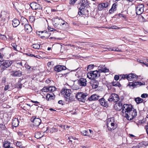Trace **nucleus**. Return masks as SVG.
Here are the masks:
<instances>
[{
  "label": "nucleus",
  "mask_w": 148,
  "mask_h": 148,
  "mask_svg": "<svg viewBox=\"0 0 148 148\" xmlns=\"http://www.w3.org/2000/svg\"><path fill=\"white\" fill-rule=\"evenodd\" d=\"M138 76L135 74L131 73L126 76V79L128 80H136L138 79Z\"/></svg>",
  "instance_id": "nucleus-13"
},
{
  "label": "nucleus",
  "mask_w": 148,
  "mask_h": 148,
  "mask_svg": "<svg viewBox=\"0 0 148 148\" xmlns=\"http://www.w3.org/2000/svg\"><path fill=\"white\" fill-rule=\"evenodd\" d=\"M80 9V7L79 8V11L78 12V14L79 15H81L83 14V11L84 10V9Z\"/></svg>",
  "instance_id": "nucleus-41"
},
{
  "label": "nucleus",
  "mask_w": 148,
  "mask_h": 148,
  "mask_svg": "<svg viewBox=\"0 0 148 148\" xmlns=\"http://www.w3.org/2000/svg\"><path fill=\"white\" fill-rule=\"evenodd\" d=\"M148 94L146 93H144L141 95V97L143 98H145L147 97Z\"/></svg>",
  "instance_id": "nucleus-52"
},
{
  "label": "nucleus",
  "mask_w": 148,
  "mask_h": 148,
  "mask_svg": "<svg viewBox=\"0 0 148 148\" xmlns=\"http://www.w3.org/2000/svg\"><path fill=\"white\" fill-rule=\"evenodd\" d=\"M119 16L120 17H123V18H125L126 17L125 15L122 14H119Z\"/></svg>",
  "instance_id": "nucleus-62"
},
{
  "label": "nucleus",
  "mask_w": 148,
  "mask_h": 148,
  "mask_svg": "<svg viewBox=\"0 0 148 148\" xmlns=\"http://www.w3.org/2000/svg\"><path fill=\"white\" fill-rule=\"evenodd\" d=\"M100 72L97 71H91L87 73V77L89 79H94L100 76Z\"/></svg>",
  "instance_id": "nucleus-5"
},
{
  "label": "nucleus",
  "mask_w": 148,
  "mask_h": 148,
  "mask_svg": "<svg viewBox=\"0 0 148 148\" xmlns=\"http://www.w3.org/2000/svg\"><path fill=\"white\" fill-rule=\"evenodd\" d=\"M87 95L88 94L86 93H84L82 92H79L77 93L75 95V97L79 101L85 102L86 98Z\"/></svg>",
  "instance_id": "nucleus-6"
},
{
  "label": "nucleus",
  "mask_w": 148,
  "mask_h": 148,
  "mask_svg": "<svg viewBox=\"0 0 148 148\" xmlns=\"http://www.w3.org/2000/svg\"><path fill=\"white\" fill-rule=\"evenodd\" d=\"M141 144L142 145H143L145 146H146L148 145V144L146 142H143L141 143Z\"/></svg>",
  "instance_id": "nucleus-60"
},
{
  "label": "nucleus",
  "mask_w": 148,
  "mask_h": 148,
  "mask_svg": "<svg viewBox=\"0 0 148 148\" xmlns=\"http://www.w3.org/2000/svg\"><path fill=\"white\" fill-rule=\"evenodd\" d=\"M115 51H117V52H121V49H119L118 48H115Z\"/></svg>",
  "instance_id": "nucleus-61"
},
{
  "label": "nucleus",
  "mask_w": 148,
  "mask_h": 148,
  "mask_svg": "<svg viewBox=\"0 0 148 148\" xmlns=\"http://www.w3.org/2000/svg\"><path fill=\"white\" fill-rule=\"evenodd\" d=\"M54 98V96L52 95H51L50 94H47L46 97V99L48 101L53 99Z\"/></svg>",
  "instance_id": "nucleus-29"
},
{
  "label": "nucleus",
  "mask_w": 148,
  "mask_h": 148,
  "mask_svg": "<svg viewBox=\"0 0 148 148\" xmlns=\"http://www.w3.org/2000/svg\"><path fill=\"white\" fill-rule=\"evenodd\" d=\"M23 79L21 78H19L18 79V86H19V88H22V84L21 83V82L22 81Z\"/></svg>",
  "instance_id": "nucleus-35"
},
{
  "label": "nucleus",
  "mask_w": 148,
  "mask_h": 148,
  "mask_svg": "<svg viewBox=\"0 0 148 148\" xmlns=\"http://www.w3.org/2000/svg\"><path fill=\"white\" fill-rule=\"evenodd\" d=\"M32 47L35 49H39L40 47V46L38 43L34 44L32 45Z\"/></svg>",
  "instance_id": "nucleus-33"
},
{
  "label": "nucleus",
  "mask_w": 148,
  "mask_h": 148,
  "mask_svg": "<svg viewBox=\"0 0 148 148\" xmlns=\"http://www.w3.org/2000/svg\"><path fill=\"white\" fill-rule=\"evenodd\" d=\"M31 121L33 123L34 126L38 127L41 123V120L39 118H34L33 117L30 119Z\"/></svg>",
  "instance_id": "nucleus-10"
},
{
  "label": "nucleus",
  "mask_w": 148,
  "mask_h": 148,
  "mask_svg": "<svg viewBox=\"0 0 148 148\" xmlns=\"http://www.w3.org/2000/svg\"><path fill=\"white\" fill-rule=\"evenodd\" d=\"M2 62V63L1 64L0 67L3 70L10 67L12 64V61L8 60H3Z\"/></svg>",
  "instance_id": "nucleus-7"
},
{
  "label": "nucleus",
  "mask_w": 148,
  "mask_h": 148,
  "mask_svg": "<svg viewBox=\"0 0 148 148\" xmlns=\"http://www.w3.org/2000/svg\"><path fill=\"white\" fill-rule=\"evenodd\" d=\"M123 99V97H121V101L118 103L115 104L114 108L118 111H120L122 109L123 116L128 120L131 121L136 117L137 115V111L131 104H124L123 106L121 102Z\"/></svg>",
  "instance_id": "nucleus-1"
},
{
  "label": "nucleus",
  "mask_w": 148,
  "mask_h": 148,
  "mask_svg": "<svg viewBox=\"0 0 148 148\" xmlns=\"http://www.w3.org/2000/svg\"><path fill=\"white\" fill-rule=\"evenodd\" d=\"M114 118H112L108 120L107 126L109 130L112 131L117 127V124L114 123Z\"/></svg>",
  "instance_id": "nucleus-4"
},
{
  "label": "nucleus",
  "mask_w": 148,
  "mask_h": 148,
  "mask_svg": "<svg viewBox=\"0 0 148 148\" xmlns=\"http://www.w3.org/2000/svg\"><path fill=\"white\" fill-rule=\"evenodd\" d=\"M43 136L42 135H41V133L39 132H37L35 133V137L37 139L40 138Z\"/></svg>",
  "instance_id": "nucleus-30"
},
{
  "label": "nucleus",
  "mask_w": 148,
  "mask_h": 148,
  "mask_svg": "<svg viewBox=\"0 0 148 148\" xmlns=\"http://www.w3.org/2000/svg\"><path fill=\"white\" fill-rule=\"evenodd\" d=\"M112 85L113 86H119V87L121 86V84L119 83L118 82H114L112 83Z\"/></svg>",
  "instance_id": "nucleus-39"
},
{
  "label": "nucleus",
  "mask_w": 148,
  "mask_h": 148,
  "mask_svg": "<svg viewBox=\"0 0 148 148\" xmlns=\"http://www.w3.org/2000/svg\"><path fill=\"white\" fill-rule=\"evenodd\" d=\"M66 69V67L65 66L63 65H58L55 66L54 70L56 71L59 72Z\"/></svg>",
  "instance_id": "nucleus-17"
},
{
  "label": "nucleus",
  "mask_w": 148,
  "mask_h": 148,
  "mask_svg": "<svg viewBox=\"0 0 148 148\" xmlns=\"http://www.w3.org/2000/svg\"><path fill=\"white\" fill-rule=\"evenodd\" d=\"M16 145L17 146L20 147H22V144L21 142H18L16 143Z\"/></svg>",
  "instance_id": "nucleus-45"
},
{
  "label": "nucleus",
  "mask_w": 148,
  "mask_h": 148,
  "mask_svg": "<svg viewBox=\"0 0 148 148\" xmlns=\"http://www.w3.org/2000/svg\"><path fill=\"white\" fill-rule=\"evenodd\" d=\"M98 83H96V84H93V86H95L94 87H95V88H96L98 86Z\"/></svg>",
  "instance_id": "nucleus-63"
},
{
  "label": "nucleus",
  "mask_w": 148,
  "mask_h": 148,
  "mask_svg": "<svg viewBox=\"0 0 148 148\" xmlns=\"http://www.w3.org/2000/svg\"><path fill=\"white\" fill-rule=\"evenodd\" d=\"M101 66H99L98 67V70L99 71V72H104V73H106L108 72L109 70L108 69L104 68V69H101Z\"/></svg>",
  "instance_id": "nucleus-27"
},
{
  "label": "nucleus",
  "mask_w": 148,
  "mask_h": 148,
  "mask_svg": "<svg viewBox=\"0 0 148 148\" xmlns=\"http://www.w3.org/2000/svg\"><path fill=\"white\" fill-rule=\"evenodd\" d=\"M3 61V57L1 55V53H0V62H2Z\"/></svg>",
  "instance_id": "nucleus-58"
},
{
  "label": "nucleus",
  "mask_w": 148,
  "mask_h": 148,
  "mask_svg": "<svg viewBox=\"0 0 148 148\" xmlns=\"http://www.w3.org/2000/svg\"><path fill=\"white\" fill-rule=\"evenodd\" d=\"M141 82H132L129 83V86L133 87L134 88L136 87L138 85H142Z\"/></svg>",
  "instance_id": "nucleus-23"
},
{
  "label": "nucleus",
  "mask_w": 148,
  "mask_h": 148,
  "mask_svg": "<svg viewBox=\"0 0 148 148\" xmlns=\"http://www.w3.org/2000/svg\"><path fill=\"white\" fill-rule=\"evenodd\" d=\"M11 46L13 47L15 51H17L16 47L17 45L15 43H12L11 44Z\"/></svg>",
  "instance_id": "nucleus-40"
},
{
  "label": "nucleus",
  "mask_w": 148,
  "mask_h": 148,
  "mask_svg": "<svg viewBox=\"0 0 148 148\" xmlns=\"http://www.w3.org/2000/svg\"><path fill=\"white\" fill-rule=\"evenodd\" d=\"M99 101L101 106L106 107L108 106V103L104 98H102L100 99Z\"/></svg>",
  "instance_id": "nucleus-19"
},
{
  "label": "nucleus",
  "mask_w": 148,
  "mask_h": 148,
  "mask_svg": "<svg viewBox=\"0 0 148 148\" xmlns=\"http://www.w3.org/2000/svg\"><path fill=\"white\" fill-rule=\"evenodd\" d=\"M73 139L75 140H78V138H76L75 137H73V136H71L70 137H69L68 138V139Z\"/></svg>",
  "instance_id": "nucleus-53"
},
{
  "label": "nucleus",
  "mask_w": 148,
  "mask_h": 148,
  "mask_svg": "<svg viewBox=\"0 0 148 148\" xmlns=\"http://www.w3.org/2000/svg\"><path fill=\"white\" fill-rule=\"evenodd\" d=\"M19 121L18 119L14 118L12 119V127H17L19 124Z\"/></svg>",
  "instance_id": "nucleus-22"
},
{
  "label": "nucleus",
  "mask_w": 148,
  "mask_h": 148,
  "mask_svg": "<svg viewBox=\"0 0 148 148\" xmlns=\"http://www.w3.org/2000/svg\"><path fill=\"white\" fill-rule=\"evenodd\" d=\"M104 8H106L108 6V2L102 3Z\"/></svg>",
  "instance_id": "nucleus-50"
},
{
  "label": "nucleus",
  "mask_w": 148,
  "mask_h": 148,
  "mask_svg": "<svg viewBox=\"0 0 148 148\" xmlns=\"http://www.w3.org/2000/svg\"><path fill=\"white\" fill-rule=\"evenodd\" d=\"M48 89L49 92H53L56 90V88L54 86H49Z\"/></svg>",
  "instance_id": "nucleus-32"
},
{
  "label": "nucleus",
  "mask_w": 148,
  "mask_h": 148,
  "mask_svg": "<svg viewBox=\"0 0 148 148\" xmlns=\"http://www.w3.org/2000/svg\"><path fill=\"white\" fill-rule=\"evenodd\" d=\"M41 91L42 92H49L48 87L45 86L42 89Z\"/></svg>",
  "instance_id": "nucleus-36"
},
{
  "label": "nucleus",
  "mask_w": 148,
  "mask_h": 148,
  "mask_svg": "<svg viewBox=\"0 0 148 148\" xmlns=\"http://www.w3.org/2000/svg\"><path fill=\"white\" fill-rule=\"evenodd\" d=\"M78 80V84L81 87L86 86L87 85V81L86 79L81 78L79 79Z\"/></svg>",
  "instance_id": "nucleus-11"
},
{
  "label": "nucleus",
  "mask_w": 148,
  "mask_h": 148,
  "mask_svg": "<svg viewBox=\"0 0 148 148\" xmlns=\"http://www.w3.org/2000/svg\"><path fill=\"white\" fill-rule=\"evenodd\" d=\"M77 0H69V3L70 4L74 5Z\"/></svg>",
  "instance_id": "nucleus-44"
},
{
  "label": "nucleus",
  "mask_w": 148,
  "mask_h": 148,
  "mask_svg": "<svg viewBox=\"0 0 148 148\" xmlns=\"http://www.w3.org/2000/svg\"><path fill=\"white\" fill-rule=\"evenodd\" d=\"M20 24L19 20L17 18H14L12 21V25L14 27H16Z\"/></svg>",
  "instance_id": "nucleus-24"
},
{
  "label": "nucleus",
  "mask_w": 148,
  "mask_h": 148,
  "mask_svg": "<svg viewBox=\"0 0 148 148\" xmlns=\"http://www.w3.org/2000/svg\"><path fill=\"white\" fill-rule=\"evenodd\" d=\"M104 8L102 3L99 4L98 7V10L99 11H101Z\"/></svg>",
  "instance_id": "nucleus-38"
},
{
  "label": "nucleus",
  "mask_w": 148,
  "mask_h": 148,
  "mask_svg": "<svg viewBox=\"0 0 148 148\" xmlns=\"http://www.w3.org/2000/svg\"><path fill=\"white\" fill-rule=\"evenodd\" d=\"M9 88V86L8 85H6L5 87L4 90H8Z\"/></svg>",
  "instance_id": "nucleus-59"
},
{
  "label": "nucleus",
  "mask_w": 148,
  "mask_h": 148,
  "mask_svg": "<svg viewBox=\"0 0 148 148\" xmlns=\"http://www.w3.org/2000/svg\"><path fill=\"white\" fill-rule=\"evenodd\" d=\"M52 81L53 82V81L50 80L49 79H48L46 80L45 82L47 84H50V82Z\"/></svg>",
  "instance_id": "nucleus-55"
},
{
  "label": "nucleus",
  "mask_w": 148,
  "mask_h": 148,
  "mask_svg": "<svg viewBox=\"0 0 148 148\" xmlns=\"http://www.w3.org/2000/svg\"><path fill=\"white\" fill-rule=\"evenodd\" d=\"M71 90L63 88L61 90V93L64 96V97L66 98L70 96L71 94Z\"/></svg>",
  "instance_id": "nucleus-9"
},
{
  "label": "nucleus",
  "mask_w": 148,
  "mask_h": 148,
  "mask_svg": "<svg viewBox=\"0 0 148 148\" xmlns=\"http://www.w3.org/2000/svg\"><path fill=\"white\" fill-rule=\"evenodd\" d=\"M137 60L138 62L141 63H143V64L145 65H147V64L146 63L144 62L143 60Z\"/></svg>",
  "instance_id": "nucleus-54"
},
{
  "label": "nucleus",
  "mask_w": 148,
  "mask_h": 148,
  "mask_svg": "<svg viewBox=\"0 0 148 148\" xmlns=\"http://www.w3.org/2000/svg\"><path fill=\"white\" fill-rule=\"evenodd\" d=\"M49 132L51 133H53V132H56L58 131V129H56L55 127H53L52 128H50Z\"/></svg>",
  "instance_id": "nucleus-34"
},
{
  "label": "nucleus",
  "mask_w": 148,
  "mask_h": 148,
  "mask_svg": "<svg viewBox=\"0 0 148 148\" xmlns=\"http://www.w3.org/2000/svg\"><path fill=\"white\" fill-rule=\"evenodd\" d=\"M80 3H81L80 9H84L88 5V0H80Z\"/></svg>",
  "instance_id": "nucleus-16"
},
{
  "label": "nucleus",
  "mask_w": 148,
  "mask_h": 148,
  "mask_svg": "<svg viewBox=\"0 0 148 148\" xmlns=\"http://www.w3.org/2000/svg\"><path fill=\"white\" fill-rule=\"evenodd\" d=\"M135 101L136 102L137 104H139L142 103L143 101V100L139 97H138L135 98Z\"/></svg>",
  "instance_id": "nucleus-28"
},
{
  "label": "nucleus",
  "mask_w": 148,
  "mask_h": 148,
  "mask_svg": "<svg viewBox=\"0 0 148 148\" xmlns=\"http://www.w3.org/2000/svg\"><path fill=\"white\" fill-rule=\"evenodd\" d=\"M94 65L93 64H90L87 67V69L91 70L94 67Z\"/></svg>",
  "instance_id": "nucleus-43"
},
{
  "label": "nucleus",
  "mask_w": 148,
  "mask_h": 148,
  "mask_svg": "<svg viewBox=\"0 0 148 148\" xmlns=\"http://www.w3.org/2000/svg\"><path fill=\"white\" fill-rule=\"evenodd\" d=\"M12 144L9 142L6 141L3 144V146L5 148H13L11 145Z\"/></svg>",
  "instance_id": "nucleus-25"
},
{
  "label": "nucleus",
  "mask_w": 148,
  "mask_h": 148,
  "mask_svg": "<svg viewBox=\"0 0 148 148\" xmlns=\"http://www.w3.org/2000/svg\"><path fill=\"white\" fill-rule=\"evenodd\" d=\"M48 29L49 31L52 32L53 31H56L57 32H58V31H56V29L53 28H51L49 27H48Z\"/></svg>",
  "instance_id": "nucleus-51"
},
{
  "label": "nucleus",
  "mask_w": 148,
  "mask_h": 148,
  "mask_svg": "<svg viewBox=\"0 0 148 148\" xmlns=\"http://www.w3.org/2000/svg\"><path fill=\"white\" fill-rule=\"evenodd\" d=\"M144 6L142 4L138 5L136 7V13L137 15H140L143 12V8Z\"/></svg>",
  "instance_id": "nucleus-12"
},
{
  "label": "nucleus",
  "mask_w": 148,
  "mask_h": 148,
  "mask_svg": "<svg viewBox=\"0 0 148 148\" xmlns=\"http://www.w3.org/2000/svg\"><path fill=\"white\" fill-rule=\"evenodd\" d=\"M29 19L31 22H33L35 20V18L34 16H30L29 17Z\"/></svg>",
  "instance_id": "nucleus-48"
},
{
  "label": "nucleus",
  "mask_w": 148,
  "mask_h": 148,
  "mask_svg": "<svg viewBox=\"0 0 148 148\" xmlns=\"http://www.w3.org/2000/svg\"><path fill=\"white\" fill-rule=\"evenodd\" d=\"M11 75L14 77H20L22 75V72L20 71H13L11 72Z\"/></svg>",
  "instance_id": "nucleus-18"
},
{
  "label": "nucleus",
  "mask_w": 148,
  "mask_h": 148,
  "mask_svg": "<svg viewBox=\"0 0 148 148\" xmlns=\"http://www.w3.org/2000/svg\"><path fill=\"white\" fill-rule=\"evenodd\" d=\"M41 32L42 34H44V35L41 36V38H45L46 39H47L50 36L51 34L49 32H47V31H41L40 32Z\"/></svg>",
  "instance_id": "nucleus-21"
},
{
  "label": "nucleus",
  "mask_w": 148,
  "mask_h": 148,
  "mask_svg": "<svg viewBox=\"0 0 148 148\" xmlns=\"http://www.w3.org/2000/svg\"><path fill=\"white\" fill-rule=\"evenodd\" d=\"M0 127L3 130H5L6 129L5 125L2 124H0Z\"/></svg>",
  "instance_id": "nucleus-42"
},
{
  "label": "nucleus",
  "mask_w": 148,
  "mask_h": 148,
  "mask_svg": "<svg viewBox=\"0 0 148 148\" xmlns=\"http://www.w3.org/2000/svg\"><path fill=\"white\" fill-rule=\"evenodd\" d=\"M71 88L73 90H77L79 89V87L77 85L73 84L71 86Z\"/></svg>",
  "instance_id": "nucleus-37"
},
{
  "label": "nucleus",
  "mask_w": 148,
  "mask_h": 148,
  "mask_svg": "<svg viewBox=\"0 0 148 148\" xmlns=\"http://www.w3.org/2000/svg\"><path fill=\"white\" fill-rule=\"evenodd\" d=\"M7 12L5 11H2L0 14V21L2 22L5 21L7 16Z\"/></svg>",
  "instance_id": "nucleus-14"
},
{
  "label": "nucleus",
  "mask_w": 148,
  "mask_h": 148,
  "mask_svg": "<svg viewBox=\"0 0 148 148\" xmlns=\"http://www.w3.org/2000/svg\"><path fill=\"white\" fill-rule=\"evenodd\" d=\"M145 129L148 135V121L147 124V125L145 126Z\"/></svg>",
  "instance_id": "nucleus-57"
},
{
  "label": "nucleus",
  "mask_w": 148,
  "mask_h": 148,
  "mask_svg": "<svg viewBox=\"0 0 148 148\" xmlns=\"http://www.w3.org/2000/svg\"><path fill=\"white\" fill-rule=\"evenodd\" d=\"M120 98L118 95L115 93H112L110 96L108 101L110 102L113 101L116 102L118 101Z\"/></svg>",
  "instance_id": "nucleus-8"
},
{
  "label": "nucleus",
  "mask_w": 148,
  "mask_h": 148,
  "mask_svg": "<svg viewBox=\"0 0 148 148\" xmlns=\"http://www.w3.org/2000/svg\"><path fill=\"white\" fill-rule=\"evenodd\" d=\"M54 25L56 28L59 29H63L65 28L66 26L64 21L58 18H55Z\"/></svg>",
  "instance_id": "nucleus-3"
},
{
  "label": "nucleus",
  "mask_w": 148,
  "mask_h": 148,
  "mask_svg": "<svg viewBox=\"0 0 148 148\" xmlns=\"http://www.w3.org/2000/svg\"><path fill=\"white\" fill-rule=\"evenodd\" d=\"M100 97L96 94H94L91 95L88 99L89 101H91L94 100H98Z\"/></svg>",
  "instance_id": "nucleus-20"
},
{
  "label": "nucleus",
  "mask_w": 148,
  "mask_h": 148,
  "mask_svg": "<svg viewBox=\"0 0 148 148\" xmlns=\"http://www.w3.org/2000/svg\"><path fill=\"white\" fill-rule=\"evenodd\" d=\"M21 21V27L20 30L22 31L24 28L25 31L27 33H30L32 31V27L29 24L26 23L27 21L26 18L24 17H22Z\"/></svg>",
  "instance_id": "nucleus-2"
},
{
  "label": "nucleus",
  "mask_w": 148,
  "mask_h": 148,
  "mask_svg": "<svg viewBox=\"0 0 148 148\" xmlns=\"http://www.w3.org/2000/svg\"><path fill=\"white\" fill-rule=\"evenodd\" d=\"M119 79V76L118 75H116L114 76V79L116 81L118 80Z\"/></svg>",
  "instance_id": "nucleus-56"
},
{
  "label": "nucleus",
  "mask_w": 148,
  "mask_h": 148,
  "mask_svg": "<svg viewBox=\"0 0 148 148\" xmlns=\"http://www.w3.org/2000/svg\"><path fill=\"white\" fill-rule=\"evenodd\" d=\"M74 99H75L74 97H70V96H69V97L65 98V100L68 103L74 101Z\"/></svg>",
  "instance_id": "nucleus-26"
},
{
  "label": "nucleus",
  "mask_w": 148,
  "mask_h": 148,
  "mask_svg": "<svg viewBox=\"0 0 148 148\" xmlns=\"http://www.w3.org/2000/svg\"><path fill=\"white\" fill-rule=\"evenodd\" d=\"M81 133L84 136H89L90 135L88 133L87 130H85L82 131L81 132Z\"/></svg>",
  "instance_id": "nucleus-31"
},
{
  "label": "nucleus",
  "mask_w": 148,
  "mask_h": 148,
  "mask_svg": "<svg viewBox=\"0 0 148 148\" xmlns=\"http://www.w3.org/2000/svg\"><path fill=\"white\" fill-rule=\"evenodd\" d=\"M110 28L118 29H120L121 28L118 27L116 26H111V27H110Z\"/></svg>",
  "instance_id": "nucleus-49"
},
{
  "label": "nucleus",
  "mask_w": 148,
  "mask_h": 148,
  "mask_svg": "<svg viewBox=\"0 0 148 148\" xmlns=\"http://www.w3.org/2000/svg\"><path fill=\"white\" fill-rule=\"evenodd\" d=\"M30 6L32 9L33 10H36L37 9H40L42 7L38 3L35 2H33L31 3Z\"/></svg>",
  "instance_id": "nucleus-15"
},
{
  "label": "nucleus",
  "mask_w": 148,
  "mask_h": 148,
  "mask_svg": "<svg viewBox=\"0 0 148 148\" xmlns=\"http://www.w3.org/2000/svg\"><path fill=\"white\" fill-rule=\"evenodd\" d=\"M26 54L28 56H29L31 57H36L38 58L36 56L34 55L31 54L30 53H27Z\"/></svg>",
  "instance_id": "nucleus-47"
},
{
  "label": "nucleus",
  "mask_w": 148,
  "mask_h": 148,
  "mask_svg": "<svg viewBox=\"0 0 148 148\" xmlns=\"http://www.w3.org/2000/svg\"><path fill=\"white\" fill-rule=\"evenodd\" d=\"M116 3H114L113 4L111 8L112 9V10L113 11L115 10V9L116 8Z\"/></svg>",
  "instance_id": "nucleus-46"
},
{
  "label": "nucleus",
  "mask_w": 148,
  "mask_h": 148,
  "mask_svg": "<svg viewBox=\"0 0 148 148\" xmlns=\"http://www.w3.org/2000/svg\"><path fill=\"white\" fill-rule=\"evenodd\" d=\"M114 11L112 10V9L111 8V9L109 10V12L110 14H112L113 12Z\"/></svg>",
  "instance_id": "nucleus-64"
}]
</instances>
